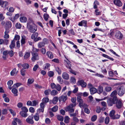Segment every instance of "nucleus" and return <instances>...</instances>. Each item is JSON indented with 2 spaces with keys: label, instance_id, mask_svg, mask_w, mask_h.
Instances as JSON below:
<instances>
[{
  "label": "nucleus",
  "instance_id": "052dcab7",
  "mask_svg": "<svg viewBox=\"0 0 125 125\" xmlns=\"http://www.w3.org/2000/svg\"><path fill=\"white\" fill-rule=\"evenodd\" d=\"M32 103V106H36L37 104H38V102L37 101L35 100L33 101Z\"/></svg>",
  "mask_w": 125,
  "mask_h": 125
},
{
  "label": "nucleus",
  "instance_id": "4be33fe9",
  "mask_svg": "<svg viewBox=\"0 0 125 125\" xmlns=\"http://www.w3.org/2000/svg\"><path fill=\"white\" fill-rule=\"evenodd\" d=\"M58 97L55 96L54 97L52 100V103L54 104H56L58 102Z\"/></svg>",
  "mask_w": 125,
  "mask_h": 125
},
{
  "label": "nucleus",
  "instance_id": "864d4df0",
  "mask_svg": "<svg viewBox=\"0 0 125 125\" xmlns=\"http://www.w3.org/2000/svg\"><path fill=\"white\" fill-rule=\"evenodd\" d=\"M61 87L59 84H56V88L55 89L57 90L58 91H60L61 89Z\"/></svg>",
  "mask_w": 125,
  "mask_h": 125
},
{
  "label": "nucleus",
  "instance_id": "f704fd0d",
  "mask_svg": "<svg viewBox=\"0 0 125 125\" xmlns=\"http://www.w3.org/2000/svg\"><path fill=\"white\" fill-rule=\"evenodd\" d=\"M45 44L42 42H39L38 44V46L39 48H41L44 46Z\"/></svg>",
  "mask_w": 125,
  "mask_h": 125
},
{
  "label": "nucleus",
  "instance_id": "49530a36",
  "mask_svg": "<svg viewBox=\"0 0 125 125\" xmlns=\"http://www.w3.org/2000/svg\"><path fill=\"white\" fill-rule=\"evenodd\" d=\"M111 87L110 86H107L104 88V90L107 92H109L112 90Z\"/></svg>",
  "mask_w": 125,
  "mask_h": 125
},
{
  "label": "nucleus",
  "instance_id": "423d86ee",
  "mask_svg": "<svg viewBox=\"0 0 125 125\" xmlns=\"http://www.w3.org/2000/svg\"><path fill=\"white\" fill-rule=\"evenodd\" d=\"M123 35L119 31H116L115 35V37L119 40H122Z\"/></svg>",
  "mask_w": 125,
  "mask_h": 125
},
{
  "label": "nucleus",
  "instance_id": "4d7b16f0",
  "mask_svg": "<svg viewBox=\"0 0 125 125\" xmlns=\"http://www.w3.org/2000/svg\"><path fill=\"white\" fill-rule=\"evenodd\" d=\"M34 80L33 78H29L28 80V83L29 84L32 83L34 82Z\"/></svg>",
  "mask_w": 125,
  "mask_h": 125
},
{
  "label": "nucleus",
  "instance_id": "c9c22d12",
  "mask_svg": "<svg viewBox=\"0 0 125 125\" xmlns=\"http://www.w3.org/2000/svg\"><path fill=\"white\" fill-rule=\"evenodd\" d=\"M57 119L59 121H62L63 120V117L60 115H58L57 116Z\"/></svg>",
  "mask_w": 125,
  "mask_h": 125
},
{
  "label": "nucleus",
  "instance_id": "72a5a7b5",
  "mask_svg": "<svg viewBox=\"0 0 125 125\" xmlns=\"http://www.w3.org/2000/svg\"><path fill=\"white\" fill-rule=\"evenodd\" d=\"M115 111L114 110H112L109 113V116L111 117V118L112 119V117L113 116L115 115Z\"/></svg>",
  "mask_w": 125,
  "mask_h": 125
},
{
  "label": "nucleus",
  "instance_id": "680f3d73",
  "mask_svg": "<svg viewBox=\"0 0 125 125\" xmlns=\"http://www.w3.org/2000/svg\"><path fill=\"white\" fill-rule=\"evenodd\" d=\"M101 104L102 105L104 106V110H105V109L106 107V103L104 101H102L101 102Z\"/></svg>",
  "mask_w": 125,
  "mask_h": 125
},
{
  "label": "nucleus",
  "instance_id": "13d9d810",
  "mask_svg": "<svg viewBox=\"0 0 125 125\" xmlns=\"http://www.w3.org/2000/svg\"><path fill=\"white\" fill-rule=\"evenodd\" d=\"M88 107H84V112L87 114H89L90 112V111L89 109L87 108Z\"/></svg>",
  "mask_w": 125,
  "mask_h": 125
},
{
  "label": "nucleus",
  "instance_id": "412c9836",
  "mask_svg": "<svg viewBox=\"0 0 125 125\" xmlns=\"http://www.w3.org/2000/svg\"><path fill=\"white\" fill-rule=\"evenodd\" d=\"M46 54L48 57L50 59H52L53 58V55L51 52L48 51L46 53Z\"/></svg>",
  "mask_w": 125,
  "mask_h": 125
},
{
  "label": "nucleus",
  "instance_id": "a18cd8bd",
  "mask_svg": "<svg viewBox=\"0 0 125 125\" xmlns=\"http://www.w3.org/2000/svg\"><path fill=\"white\" fill-rule=\"evenodd\" d=\"M120 116V115L116 114L114 115V116L113 117L112 119H118L119 118Z\"/></svg>",
  "mask_w": 125,
  "mask_h": 125
},
{
  "label": "nucleus",
  "instance_id": "0eeeda50",
  "mask_svg": "<svg viewBox=\"0 0 125 125\" xmlns=\"http://www.w3.org/2000/svg\"><path fill=\"white\" fill-rule=\"evenodd\" d=\"M5 30H9V29L11 27L12 24L10 21H7L5 25Z\"/></svg>",
  "mask_w": 125,
  "mask_h": 125
},
{
  "label": "nucleus",
  "instance_id": "c85d7f7f",
  "mask_svg": "<svg viewBox=\"0 0 125 125\" xmlns=\"http://www.w3.org/2000/svg\"><path fill=\"white\" fill-rule=\"evenodd\" d=\"M30 56V53L29 52H26L25 53L24 56V58L26 59L29 58Z\"/></svg>",
  "mask_w": 125,
  "mask_h": 125
},
{
  "label": "nucleus",
  "instance_id": "2f4dec72",
  "mask_svg": "<svg viewBox=\"0 0 125 125\" xmlns=\"http://www.w3.org/2000/svg\"><path fill=\"white\" fill-rule=\"evenodd\" d=\"M21 111L27 113L28 112V110L27 108L25 106H23L21 108Z\"/></svg>",
  "mask_w": 125,
  "mask_h": 125
},
{
  "label": "nucleus",
  "instance_id": "a19ab883",
  "mask_svg": "<svg viewBox=\"0 0 125 125\" xmlns=\"http://www.w3.org/2000/svg\"><path fill=\"white\" fill-rule=\"evenodd\" d=\"M15 46V42L14 41H12L11 42V43L10 46V47L11 49H12L14 48Z\"/></svg>",
  "mask_w": 125,
  "mask_h": 125
},
{
  "label": "nucleus",
  "instance_id": "e433bc0d",
  "mask_svg": "<svg viewBox=\"0 0 125 125\" xmlns=\"http://www.w3.org/2000/svg\"><path fill=\"white\" fill-rule=\"evenodd\" d=\"M58 82L61 84H62L63 83V81L60 76H58L57 78Z\"/></svg>",
  "mask_w": 125,
  "mask_h": 125
},
{
  "label": "nucleus",
  "instance_id": "ea45409f",
  "mask_svg": "<svg viewBox=\"0 0 125 125\" xmlns=\"http://www.w3.org/2000/svg\"><path fill=\"white\" fill-rule=\"evenodd\" d=\"M43 17L45 21H46L48 20L49 17V15L47 13H45L43 14Z\"/></svg>",
  "mask_w": 125,
  "mask_h": 125
},
{
  "label": "nucleus",
  "instance_id": "6ab92c4d",
  "mask_svg": "<svg viewBox=\"0 0 125 125\" xmlns=\"http://www.w3.org/2000/svg\"><path fill=\"white\" fill-rule=\"evenodd\" d=\"M103 90V88L101 86H98L97 92L99 94L101 93Z\"/></svg>",
  "mask_w": 125,
  "mask_h": 125
},
{
  "label": "nucleus",
  "instance_id": "4468645a",
  "mask_svg": "<svg viewBox=\"0 0 125 125\" xmlns=\"http://www.w3.org/2000/svg\"><path fill=\"white\" fill-rule=\"evenodd\" d=\"M113 2L116 5L119 6H121L122 3L120 0H113Z\"/></svg>",
  "mask_w": 125,
  "mask_h": 125
},
{
  "label": "nucleus",
  "instance_id": "58836bf2",
  "mask_svg": "<svg viewBox=\"0 0 125 125\" xmlns=\"http://www.w3.org/2000/svg\"><path fill=\"white\" fill-rule=\"evenodd\" d=\"M58 106L57 105H55L52 108V111L53 112H56L58 110Z\"/></svg>",
  "mask_w": 125,
  "mask_h": 125
},
{
  "label": "nucleus",
  "instance_id": "774afa93",
  "mask_svg": "<svg viewBox=\"0 0 125 125\" xmlns=\"http://www.w3.org/2000/svg\"><path fill=\"white\" fill-rule=\"evenodd\" d=\"M45 44H47L48 43V41L46 38H44L42 42Z\"/></svg>",
  "mask_w": 125,
  "mask_h": 125
},
{
  "label": "nucleus",
  "instance_id": "4c0bfd02",
  "mask_svg": "<svg viewBox=\"0 0 125 125\" xmlns=\"http://www.w3.org/2000/svg\"><path fill=\"white\" fill-rule=\"evenodd\" d=\"M39 51V49L35 48L34 47H33L32 51L31 52H33L34 53H37L36 52H38Z\"/></svg>",
  "mask_w": 125,
  "mask_h": 125
},
{
  "label": "nucleus",
  "instance_id": "9d476101",
  "mask_svg": "<svg viewBox=\"0 0 125 125\" xmlns=\"http://www.w3.org/2000/svg\"><path fill=\"white\" fill-rule=\"evenodd\" d=\"M8 2L6 1H3L0 0V5H1L2 7L5 8L8 7Z\"/></svg>",
  "mask_w": 125,
  "mask_h": 125
},
{
  "label": "nucleus",
  "instance_id": "f3484780",
  "mask_svg": "<svg viewBox=\"0 0 125 125\" xmlns=\"http://www.w3.org/2000/svg\"><path fill=\"white\" fill-rule=\"evenodd\" d=\"M62 77L63 79L66 80H68L69 78L68 74L67 73L65 72L62 73Z\"/></svg>",
  "mask_w": 125,
  "mask_h": 125
},
{
  "label": "nucleus",
  "instance_id": "7c9ffc66",
  "mask_svg": "<svg viewBox=\"0 0 125 125\" xmlns=\"http://www.w3.org/2000/svg\"><path fill=\"white\" fill-rule=\"evenodd\" d=\"M117 94V91L116 90H114L113 91L111 94H110L111 96L114 97H116V95Z\"/></svg>",
  "mask_w": 125,
  "mask_h": 125
},
{
  "label": "nucleus",
  "instance_id": "5fc2aeb1",
  "mask_svg": "<svg viewBox=\"0 0 125 125\" xmlns=\"http://www.w3.org/2000/svg\"><path fill=\"white\" fill-rule=\"evenodd\" d=\"M51 91L50 89L45 90L44 91V93L45 95H48L49 94V93Z\"/></svg>",
  "mask_w": 125,
  "mask_h": 125
},
{
  "label": "nucleus",
  "instance_id": "39448f33",
  "mask_svg": "<svg viewBox=\"0 0 125 125\" xmlns=\"http://www.w3.org/2000/svg\"><path fill=\"white\" fill-rule=\"evenodd\" d=\"M32 57L31 58V60L33 62H34L36 60H38L40 58L38 54L37 53H34L31 52Z\"/></svg>",
  "mask_w": 125,
  "mask_h": 125
},
{
  "label": "nucleus",
  "instance_id": "20e7f679",
  "mask_svg": "<svg viewBox=\"0 0 125 125\" xmlns=\"http://www.w3.org/2000/svg\"><path fill=\"white\" fill-rule=\"evenodd\" d=\"M116 89L118 94L119 95L122 96L124 94L125 89L124 87L121 86H118L117 88Z\"/></svg>",
  "mask_w": 125,
  "mask_h": 125
},
{
  "label": "nucleus",
  "instance_id": "cd10ccee",
  "mask_svg": "<svg viewBox=\"0 0 125 125\" xmlns=\"http://www.w3.org/2000/svg\"><path fill=\"white\" fill-rule=\"evenodd\" d=\"M9 31V30H5L4 32L5 35L4 38L6 39L8 38L9 37V35L8 34Z\"/></svg>",
  "mask_w": 125,
  "mask_h": 125
},
{
  "label": "nucleus",
  "instance_id": "69168bd1",
  "mask_svg": "<svg viewBox=\"0 0 125 125\" xmlns=\"http://www.w3.org/2000/svg\"><path fill=\"white\" fill-rule=\"evenodd\" d=\"M16 73V68L14 69L10 72V74L11 76H13Z\"/></svg>",
  "mask_w": 125,
  "mask_h": 125
},
{
  "label": "nucleus",
  "instance_id": "393cba45",
  "mask_svg": "<svg viewBox=\"0 0 125 125\" xmlns=\"http://www.w3.org/2000/svg\"><path fill=\"white\" fill-rule=\"evenodd\" d=\"M16 84H14L12 87V88L11 90L12 93L14 94V96H16Z\"/></svg>",
  "mask_w": 125,
  "mask_h": 125
},
{
  "label": "nucleus",
  "instance_id": "7ed1b4c3",
  "mask_svg": "<svg viewBox=\"0 0 125 125\" xmlns=\"http://www.w3.org/2000/svg\"><path fill=\"white\" fill-rule=\"evenodd\" d=\"M75 106V104L73 105L72 104H70L69 106H67L65 108V110L66 112L68 111L69 113H72L74 111V109L73 107Z\"/></svg>",
  "mask_w": 125,
  "mask_h": 125
},
{
  "label": "nucleus",
  "instance_id": "79ce46f5",
  "mask_svg": "<svg viewBox=\"0 0 125 125\" xmlns=\"http://www.w3.org/2000/svg\"><path fill=\"white\" fill-rule=\"evenodd\" d=\"M47 73L48 76L50 77H52L54 74V72L52 71H50L48 72Z\"/></svg>",
  "mask_w": 125,
  "mask_h": 125
},
{
  "label": "nucleus",
  "instance_id": "aec40b11",
  "mask_svg": "<svg viewBox=\"0 0 125 125\" xmlns=\"http://www.w3.org/2000/svg\"><path fill=\"white\" fill-rule=\"evenodd\" d=\"M20 115L22 117L25 118L28 115L27 113L21 111L19 113Z\"/></svg>",
  "mask_w": 125,
  "mask_h": 125
},
{
  "label": "nucleus",
  "instance_id": "bb28decb",
  "mask_svg": "<svg viewBox=\"0 0 125 125\" xmlns=\"http://www.w3.org/2000/svg\"><path fill=\"white\" fill-rule=\"evenodd\" d=\"M33 20L31 18H29L27 23V27L31 25L30 24L31 23H33Z\"/></svg>",
  "mask_w": 125,
  "mask_h": 125
},
{
  "label": "nucleus",
  "instance_id": "c756f323",
  "mask_svg": "<svg viewBox=\"0 0 125 125\" xmlns=\"http://www.w3.org/2000/svg\"><path fill=\"white\" fill-rule=\"evenodd\" d=\"M38 35V33L37 32L34 33L32 34L31 36V38L32 39H33L37 37Z\"/></svg>",
  "mask_w": 125,
  "mask_h": 125
},
{
  "label": "nucleus",
  "instance_id": "8fccbe9b",
  "mask_svg": "<svg viewBox=\"0 0 125 125\" xmlns=\"http://www.w3.org/2000/svg\"><path fill=\"white\" fill-rule=\"evenodd\" d=\"M55 70L56 72L59 74H60L62 73V71L61 69L58 67H56L55 68Z\"/></svg>",
  "mask_w": 125,
  "mask_h": 125
},
{
  "label": "nucleus",
  "instance_id": "a211bd4d",
  "mask_svg": "<svg viewBox=\"0 0 125 125\" xmlns=\"http://www.w3.org/2000/svg\"><path fill=\"white\" fill-rule=\"evenodd\" d=\"M89 90L90 91L91 94L92 95L93 94L96 93L97 91V89L94 87L91 88Z\"/></svg>",
  "mask_w": 125,
  "mask_h": 125
},
{
  "label": "nucleus",
  "instance_id": "5701e85b",
  "mask_svg": "<svg viewBox=\"0 0 125 125\" xmlns=\"http://www.w3.org/2000/svg\"><path fill=\"white\" fill-rule=\"evenodd\" d=\"M20 21L22 22H26L27 21V18L25 17H22L20 18Z\"/></svg>",
  "mask_w": 125,
  "mask_h": 125
},
{
  "label": "nucleus",
  "instance_id": "3c124183",
  "mask_svg": "<svg viewBox=\"0 0 125 125\" xmlns=\"http://www.w3.org/2000/svg\"><path fill=\"white\" fill-rule=\"evenodd\" d=\"M97 118V116L96 115H93L91 118V120L93 122L95 121L96 120Z\"/></svg>",
  "mask_w": 125,
  "mask_h": 125
},
{
  "label": "nucleus",
  "instance_id": "f257e3e1",
  "mask_svg": "<svg viewBox=\"0 0 125 125\" xmlns=\"http://www.w3.org/2000/svg\"><path fill=\"white\" fill-rule=\"evenodd\" d=\"M116 97L109 98L107 100L108 105L109 106H112L113 104H115L116 103Z\"/></svg>",
  "mask_w": 125,
  "mask_h": 125
},
{
  "label": "nucleus",
  "instance_id": "c03bdc74",
  "mask_svg": "<svg viewBox=\"0 0 125 125\" xmlns=\"http://www.w3.org/2000/svg\"><path fill=\"white\" fill-rule=\"evenodd\" d=\"M17 123L19 125H21L22 124L21 120L19 119L16 118V125H17Z\"/></svg>",
  "mask_w": 125,
  "mask_h": 125
},
{
  "label": "nucleus",
  "instance_id": "0e129e2a",
  "mask_svg": "<svg viewBox=\"0 0 125 125\" xmlns=\"http://www.w3.org/2000/svg\"><path fill=\"white\" fill-rule=\"evenodd\" d=\"M25 70L24 69H22L21 70V74L22 76H24L25 74Z\"/></svg>",
  "mask_w": 125,
  "mask_h": 125
},
{
  "label": "nucleus",
  "instance_id": "9b49d317",
  "mask_svg": "<svg viewBox=\"0 0 125 125\" xmlns=\"http://www.w3.org/2000/svg\"><path fill=\"white\" fill-rule=\"evenodd\" d=\"M33 117L30 116L26 119V121L28 123L32 124L34 123V121L32 119Z\"/></svg>",
  "mask_w": 125,
  "mask_h": 125
},
{
  "label": "nucleus",
  "instance_id": "1a4fd4ad",
  "mask_svg": "<svg viewBox=\"0 0 125 125\" xmlns=\"http://www.w3.org/2000/svg\"><path fill=\"white\" fill-rule=\"evenodd\" d=\"M116 102V107L118 109L121 108L123 105L121 100L120 99L117 100V99Z\"/></svg>",
  "mask_w": 125,
  "mask_h": 125
},
{
  "label": "nucleus",
  "instance_id": "f03ea898",
  "mask_svg": "<svg viewBox=\"0 0 125 125\" xmlns=\"http://www.w3.org/2000/svg\"><path fill=\"white\" fill-rule=\"evenodd\" d=\"M77 99L78 102L79 103V106L81 108H83L85 107H88V106L83 102L81 97L80 96H78Z\"/></svg>",
  "mask_w": 125,
  "mask_h": 125
},
{
  "label": "nucleus",
  "instance_id": "ddd939ff",
  "mask_svg": "<svg viewBox=\"0 0 125 125\" xmlns=\"http://www.w3.org/2000/svg\"><path fill=\"white\" fill-rule=\"evenodd\" d=\"M67 96H66L62 95L61 96H60L58 98V100L60 102L63 101V102H64L67 100Z\"/></svg>",
  "mask_w": 125,
  "mask_h": 125
},
{
  "label": "nucleus",
  "instance_id": "e2e57ef3",
  "mask_svg": "<svg viewBox=\"0 0 125 125\" xmlns=\"http://www.w3.org/2000/svg\"><path fill=\"white\" fill-rule=\"evenodd\" d=\"M8 54L11 57L14 54V53L13 51L12 50L8 51Z\"/></svg>",
  "mask_w": 125,
  "mask_h": 125
},
{
  "label": "nucleus",
  "instance_id": "37998d69",
  "mask_svg": "<svg viewBox=\"0 0 125 125\" xmlns=\"http://www.w3.org/2000/svg\"><path fill=\"white\" fill-rule=\"evenodd\" d=\"M69 118L68 116H66L64 119V122L66 123H68L69 122Z\"/></svg>",
  "mask_w": 125,
  "mask_h": 125
},
{
  "label": "nucleus",
  "instance_id": "bf43d9fd",
  "mask_svg": "<svg viewBox=\"0 0 125 125\" xmlns=\"http://www.w3.org/2000/svg\"><path fill=\"white\" fill-rule=\"evenodd\" d=\"M70 82L73 83H75L76 82L75 79L73 77H72L70 78Z\"/></svg>",
  "mask_w": 125,
  "mask_h": 125
},
{
  "label": "nucleus",
  "instance_id": "f8f14e48",
  "mask_svg": "<svg viewBox=\"0 0 125 125\" xmlns=\"http://www.w3.org/2000/svg\"><path fill=\"white\" fill-rule=\"evenodd\" d=\"M77 85H80L82 87H85L86 85V83L84 82L83 80H81L78 82Z\"/></svg>",
  "mask_w": 125,
  "mask_h": 125
},
{
  "label": "nucleus",
  "instance_id": "b1692460",
  "mask_svg": "<svg viewBox=\"0 0 125 125\" xmlns=\"http://www.w3.org/2000/svg\"><path fill=\"white\" fill-rule=\"evenodd\" d=\"M34 120L36 121H38L39 119V117L38 114L37 113L35 115H34L33 116Z\"/></svg>",
  "mask_w": 125,
  "mask_h": 125
},
{
  "label": "nucleus",
  "instance_id": "603ef678",
  "mask_svg": "<svg viewBox=\"0 0 125 125\" xmlns=\"http://www.w3.org/2000/svg\"><path fill=\"white\" fill-rule=\"evenodd\" d=\"M25 37H23V36L21 37V44H24L25 42Z\"/></svg>",
  "mask_w": 125,
  "mask_h": 125
},
{
  "label": "nucleus",
  "instance_id": "dca6fc26",
  "mask_svg": "<svg viewBox=\"0 0 125 125\" xmlns=\"http://www.w3.org/2000/svg\"><path fill=\"white\" fill-rule=\"evenodd\" d=\"M87 23L86 21L82 20L79 23L78 25L80 26H83L84 27H87Z\"/></svg>",
  "mask_w": 125,
  "mask_h": 125
},
{
  "label": "nucleus",
  "instance_id": "6e6d98bb",
  "mask_svg": "<svg viewBox=\"0 0 125 125\" xmlns=\"http://www.w3.org/2000/svg\"><path fill=\"white\" fill-rule=\"evenodd\" d=\"M110 120V118L109 117H106L105 120V124H108Z\"/></svg>",
  "mask_w": 125,
  "mask_h": 125
},
{
  "label": "nucleus",
  "instance_id": "09e8293b",
  "mask_svg": "<svg viewBox=\"0 0 125 125\" xmlns=\"http://www.w3.org/2000/svg\"><path fill=\"white\" fill-rule=\"evenodd\" d=\"M71 101L72 103H73V104H72L73 105V104H75V106L76 105V98H75L74 97L72 98L71 99Z\"/></svg>",
  "mask_w": 125,
  "mask_h": 125
},
{
  "label": "nucleus",
  "instance_id": "a878e982",
  "mask_svg": "<svg viewBox=\"0 0 125 125\" xmlns=\"http://www.w3.org/2000/svg\"><path fill=\"white\" fill-rule=\"evenodd\" d=\"M58 93V91L56 90H53L51 91V95H52L55 96L57 95Z\"/></svg>",
  "mask_w": 125,
  "mask_h": 125
},
{
  "label": "nucleus",
  "instance_id": "2eb2a0df",
  "mask_svg": "<svg viewBox=\"0 0 125 125\" xmlns=\"http://www.w3.org/2000/svg\"><path fill=\"white\" fill-rule=\"evenodd\" d=\"M40 108L39 109L37 110V113H39L40 112H42L43 113L44 111V103H41L40 104Z\"/></svg>",
  "mask_w": 125,
  "mask_h": 125
},
{
  "label": "nucleus",
  "instance_id": "6e6552de",
  "mask_svg": "<svg viewBox=\"0 0 125 125\" xmlns=\"http://www.w3.org/2000/svg\"><path fill=\"white\" fill-rule=\"evenodd\" d=\"M29 30L31 32H34L37 31V29L35 27L32 25L31 26H29L28 27H27Z\"/></svg>",
  "mask_w": 125,
  "mask_h": 125
},
{
  "label": "nucleus",
  "instance_id": "de8ad7c7",
  "mask_svg": "<svg viewBox=\"0 0 125 125\" xmlns=\"http://www.w3.org/2000/svg\"><path fill=\"white\" fill-rule=\"evenodd\" d=\"M22 66L24 69H28L29 68V65L28 63H25L22 65Z\"/></svg>",
  "mask_w": 125,
  "mask_h": 125
},
{
  "label": "nucleus",
  "instance_id": "473e14b6",
  "mask_svg": "<svg viewBox=\"0 0 125 125\" xmlns=\"http://www.w3.org/2000/svg\"><path fill=\"white\" fill-rule=\"evenodd\" d=\"M49 100V99L47 97L44 98L42 101L43 103H46L48 102Z\"/></svg>",
  "mask_w": 125,
  "mask_h": 125
},
{
  "label": "nucleus",
  "instance_id": "338daca9",
  "mask_svg": "<svg viewBox=\"0 0 125 125\" xmlns=\"http://www.w3.org/2000/svg\"><path fill=\"white\" fill-rule=\"evenodd\" d=\"M39 67V65L38 64H36L35 65L33 69V71H36Z\"/></svg>",
  "mask_w": 125,
  "mask_h": 125
}]
</instances>
